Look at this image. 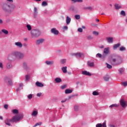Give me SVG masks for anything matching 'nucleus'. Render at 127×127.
<instances>
[{"label": "nucleus", "mask_w": 127, "mask_h": 127, "mask_svg": "<svg viewBox=\"0 0 127 127\" xmlns=\"http://www.w3.org/2000/svg\"><path fill=\"white\" fill-rule=\"evenodd\" d=\"M23 119V115L22 114H19L17 115L13 116L11 119H6L4 120V123L6 126L10 127L11 125L10 123H16L21 121Z\"/></svg>", "instance_id": "nucleus-1"}, {"label": "nucleus", "mask_w": 127, "mask_h": 127, "mask_svg": "<svg viewBox=\"0 0 127 127\" xmlns=\"http://www.w3.org/2000/svg\"><path fill=\"white\" fill-rule=\"evenodd\" d=\"M122 62L123 58L120 56L113 58L111 60V63L113 66H118L119 65H121Z\"/></svg>", "instance_id": "nucleus-2"}, {"label": "nucleus", "mask_w": 127, "mask_h": 127, "mask_svg": "<svg viewBox=\"0 0 127 127\" xmlns=\"http://www.w3.org/2000/svg\"><path fill=\"white\" fill-rule=\"evenodd\" d=\"M40 34H41V32L38 29H34L31 31L32 38H36L40 36Z\"/></svg>", "instance_id": "nucleus-3"}, {"label": "nucleus", "mask_w": 127, "mask_h": 127, "mask_svg": "<svg viewBox=\"0 0 127 127\" xmlns=\"http://www.w3.org/2000/svg\"><path fill=\"white\" fill-rule=\"evenodd\" d=\"M19 54V52L18 51H13L11 52V55H9L8 56L7 59H9V58L10 57V56H11V55L12 56H14V57L17 59Z\"/></svg>", "instance_id": "nucleus-4"}, {"label": "nucleus", "mask_w": 127, "mask_h": 127, "mask_svg": "<svg viewBox=\"0 0 127 127\" xmlns=\"http://www.w3.org/2000/svg\"><path fill=\"white\" fill-rule=\"evenodd\" d=\"M2 8L5 11H8L9 10V8H10V6L7 4L5 3L3 4Z\"/></svg>", "instance_id": "nucleus-5"}, {"label": "nucleus", "mask_w": 127, "mask_h": 127, "mask_svg": "<svg viewBox=\"0 0 127 127\" xmlns=\"http://www.w3.org/2000/svg\"><path fill=\"white\" fill-rule=\"evenodd\" d=\"M120 105L122 106V108L125 109L127 106V102L124 99H121L120 101Z\"/></svg>", "instance_id": "nucleus-6"}, {"label": "nucleus", "mask_w": 127, "mask_h": 127, "mask_svg": "<svg viewBox=\"0 0 127 127\" xmlns=\"http://www.w3.org/2000/svg\"><path fill=\"white\" fill-rule=\"evenodd\" d=\"M51 32L55 35H58V34H59V31H58V30H57L56 28L51 29Z\"/></svg>", "instance_id": "nucleus-7"}, {"label": "nucleus", "mask_w": 127, "mask_h": 127, "mask_svg": "<svg viewBox=\"0 0 127 127\" xmlns=\"http://www.w3.org/2000/svg\"><path fill=\"white\" fill-rule=\"evenodd\" d=\"M22 67L25 71H28L29 70V67L27 65V63L24 62L22 64Z\"/></svg>", "instance_id": "nucleus-8"}, {"label": "nucleus", "mask_w": 127, "mask_h": 127, "mask_svg": "<svg viewBox=\"0 0 127 127\" xmlns=\"http://www.w3.org/2000/svg\"><path fill=\"white\" fill-rule=\"evenodd\" d=\"M14 45L16 47H18V48H22V46H23V45L20 42H15Z\"/></svg>", "instance_id": "nucleus-9"}, {"label": "nucleus", "mask_w": 127, "mask_h": 127, "mask_svg": "<svg viewBox=\"0 0 127 127\" xmlns=\"http://www.w3.org/2000/svg\"><path fill=\"white\" fill-rule=\"evenodd\" d=\"M44 41H45L44 39H38L36 41V44H37V45H40V44H42Z\"/></svg>", "instance_id": "nucleus-10"}, {"label": "nucleus", "mask_w": 127, "mask_h": 127, "mask_svg": "<svg viewBox=\"0 0 127 127\" xmlns=\"http://www.w3.org/2000/svg\"><path fill=\"white\" fill-rule=\"evenodd\" d=\"M73 55H74V56H75V57H76L77 58H80L84 56V54L82 53H77L73 54Z\"/></svg>", "instance_id": "nucleus-11"}, {"label": "nucleus", "mask_w": 127, "mask_h": 127, "mask_svg": "<svg viewBox=\"0 0 127 127\" xmlns=\"http://www.w3.org/2000/svg\"><path fill=\"white\" fill-rule=\"evenodd\" d=\"M38 115V110L37 109L34 110L31 113L32 117H37Z\"/></svg>", "instance_id": "nucleus-12"}, {"label": "nucleus", "mask_w": 127, "mask_h": 127, "mask_svg": "<svg viewBox=\"0 0 127 127\" xmlns=\"http://www.w3.org/2000/svg\"><path fill=\"white\" fill-rule=\"evenodd\" d=\"M103 53L105 54L106 56H107V55H108V54L110 53V48L108 47L104 48Z\"/></svg>", "instance_id": "nucleus-13"}, {"label": "nucleus", "mask_w": 127, "mask_h": 127, "mask_svg": "<svg viewBox=\"0 0 127 127\" xmlns=\"http://www.w3.org/2000/svg\"><path fill=\"white\" fill-rule=\"evenodd\" d=\"M45 63L46 65L51 66V65H53L54 64V62L53 61H46Z\"/></svg>", "instance_id": "nucleus-14"}, {"label": "nucleus", "mask_w": 127, "mask_h": 127, "mask_svg": "<svg viewBox=\"0 0 127 127\" xmlns=\"http://www.w3.org/2000/svg\"><path fill=\"white\" fill-rule=\"evenodd\" d=\"M82 74L85 76H92V74L90 72L87 71V70L82 71Z\"/></svg>", "instance_id": "nucleus-15"}, {"label": "nucleus", "mask_w": 127, "mask_h": 127, "mask_svg": "<svg viewBox=\"0 0 127 127\" xmlns=\"http://www.w3.org/2000/svg\"><path fill=\"white\" fill-rule=\"evenodd\" d=\"M125 70H126V69L125 68V67L120 68L118 69V72H119V75H122L123 73H124V72H125Z\"/></svg>", "instance_id": "nucleus-16"}, {"label": "nucleus", "mask_w": 127, "mask_h": 127, "mask_svg": "<svg viewBox=\"0 0 127 127\" xmlns=\"http://www.w3.org/2000/svg\"><path fill=\"white\" fill-rule=\"evenodd\" d=\"M23 57H24V54L19 52L17 59H23Z\"/></svg>", "instance_id": "nucleus-17"}, {"label": "nucleus", "mask_w": 127, "mask_h": 127, "mask_svg": "<svg viewBox=\"0 0 127 127\" xmlns=\"http://www.w3.org/2000/svg\"><path fill=\"white\" fill-rule=\"evenodd\" d=\"M120 46H121V43H118V44H116L113 46V50H117V49H118V48H119V47H120Z\"/></svg>", "instance_id": "nucleus-18"}, {"label": "nucleus", "mask_w": 127, "mask_h": 127, "mask_svg": "<svg viewBox=\"0 0 127 127\" xmlns=\"http://www.w3.org/2000/svg\"><path fill=\"white\" fill-rule=\"evenodd\" d=\"M106 40L108 43H113L114 39L113 37H107L106 38Z\"/></svg>", "instance_id": "nucleus-19"}, {"label": "nucleus", "mask_w": 127, "mask_h": 127, "mask_svg": "<svg viewBox=\"0 0 127 127\" xmlns=\"http://www.w3.org/2000/svg\"><path fill=\"white\" fill-rule=\"evenodd\" d=\"M36 85L37 86V87H42L44 86L43 83H42L40 82H39V81H37L36 82Z\"/></svg>", "instance_id": "nucleus-20"}, {"label": "nucleus", "mask_w": 127, "mask_h": 127, "mask_svg": "<svg viewBox=\"0 0 127 127\" xmlns=\"http://www.w3.org/2000/svg\"><path fill=\"white\" fill-rule=\"evenodd\" d=\"M71 22V18L70 17L67 16L66 18V23L67 25L70 24V23Z\"/></svg>", "instance_id": "nucleus-21"}, {"label": "nucleus", "mask_w": 127, "mask_h": 127, "mask_svg": "<svg viewBox=\"0 0 127 127\" xmlns=\"http://www.w3.org/2000/svg\"><path fill=\"white\" fill-rule=\"evenodd\" d=\"M119 107H120L119 104H114L110 105L109 106V108H111L112 109H113V108H119Z\"/></svg>", "instance_id": "nucleus-22"}, {"label": "nucleus", "mask_w": 127, "mask_h": 127, "mask_svg": "<svg viewBox=\"0 0 127 127\" xmlns=\"http://www.w3.org/2000/svg\"><path fill=\"white\" fill-rule=\"evenodd\" d=\"M6 68L7 69H11V68H12V65L11 64V62L8 63L7 64Z\"/></svg>", "instance_id": "nucleus-23"}, {"label": "nucleus", "mask_w": 127, "mask_h": 127, "mask_svg": "<svg viewBox=\"0 0 127 127\" xmlns=\"http://www.w3.org/2000/svg\"><path fill=\"white\" fill-rule=\"evenodd\" d=\"M98 56L99 58H102V57H103V58H106V55H103V56H102V54H101L100 53H98L96 55V57H98Z\"/></svg>", "instance_id": "nucleus-24"}, {"label": "nucleus", "mask_w": 127, "mask_h": 127, "mask_svg": "<svg viewBox=\"0 0 127 127\" xmlns=\"http://www.w3.org/2000/svg\"><path fill=\"white\" fill-rule=\"evenodd\" d=\"M26 27L27 29H28V31H31V30H32V27H31V25H30V24H28L26 25Z\"/></svg>", "instance_id": "nucleus-25"}, {"label": "nucleus", "mask_w": 127, "mask_h": 127, "mask_svg": "<svg viewBox=\"0 0 127 127\" xmlns=\"http://www.w3.org/2000/svg\"><path fill=\"white\" fill-rule=\"evenodd\" d=\"M56 83H61L62 82V79L61 78H56L55 79Z\"/></svg>", "instance_id": "nucleus-26"}, {"label": "nucleus", "mask_w": 127, "mask_h": 127, "mask_svg": "<svg viewBox=\"0 0 127 127\" xmlns=\"http://www.w3.org/2000/svg\"><path fill=\"white\" fill-rule=\"evenodd\" d=\"M73 92L71 89H67L65 90V94H71Z\"/></svg>", "instance_id": "nucleus-27"}, {"label": "nucleus", "mask_w": 127, "mask_h": 127, "mask_svg": "<svg viewBox=\"0 0 127 127\" xmlns=\"http://www.w3.org/2000/svg\"><path fill=\"white\" fill-rule=\"evenodd\" d=\"M87 64L89 67H94L95 66L93 62H88Z\"/></svg>", "instance_id": "nucleus-28"}, {"label": "nucleus", "mask_w": 127, "mask_h": 127, "mask_svg": "<svg viewBox=\"0 0 127 127\" xmlns=\"http://www.w3.org/2000/svg\"><path fill=\"white\" fill-rule=\"evenodd\" d=\"M120 51H121V52H123V51H126L127 50V48H126V47H124V46H121L120 48L119 49Z\"/></svg>", "instance_id": "nucleus-29"}, {"label": "nucleus", "mask_w": 127, "mask_h": 127, "mask_svg": "<svg viewBox=\"0 0 127 127\" xmlns=\"http://www.w3.org/2000/svg\"><path fill=\"white\" fill-rule=\"evenodd\" d=\"M11 112L14 114V115H17V114H18V110L17 109L12 110Z\"/></svg>", "instance_id": "nucleus-30"}, {"label": "nucleus", "mask_w": 127, "mask_h": 127, "mask_svg": "<svg viewBox=\"0 0 127 127\" xmlns=\"http://www.w3.org/2000/svg\"><path fill=\"white\" fill-rule=\"evenodd\" d=\"M42 6H47L48 5V3L46 1H43L41 3Z\"/></svg>", "instance_id": "nucleus-31"}, {"label": "nucleus", "mask_w": 127, "mask_h": 127, "mask_svg": "<svg viewBox=\"0 0 127 127\" xmlns=\"http://www.w3.org/2000/svg\"><path fill=\"white\" fill-rule=\"evenodd\" d=\"M62 70L63 73H67V66L62 67Z\"/></svg>", "instance_id": "nucleus-32"}, {"label": "nucleus", "mask_w": 127, "mask_h": 127, "mask_svg": "<svg viewBox=\"0 0 127 127\" xmlns=\"http://www.w3.org/2000/svg\"><path fill=\"white\" fill-rule=\"evenodd\" d=\"M1 32H3V33H4V34H5L6 35L8 34V31L4 29H2Z\"/></svg>", "instance_id": "nucleus-33"}, {"label": "nucleus", "mask_w": 127, "mask_h": 127, "mask_svg": "<svg viewBox=\"0 0 127 127\" xmlns=\"http://www.w3.org/2000/svg\"><path fill=\"white\" fill-rule=\"evenodd\" d=\"M92 95L93 96H99L100 95V94L99 93V92H98V91H94L93 92Z\"/></svg>", "instance_id": "nucleus-34"}, {"label": "nucleus", "mask_w": 127, "mask_h": 127, "mask_svg": "<svg viewBox=\"0 0 127 127\" xmlns=\"http://www.w3.org/2000/svg\"><path fill=\"white\" fill-rule=\"evenodd\" d=\"M25 79H26V82H28V81L30 80V76L28 74H27L25 76Z\"/></svg>", "instance_id": "nucleus-35"}, {"label": "nucleus", "mask_w": 127, "mask_h": 127, "mask_svg": "<svg viewBox=\"0 0 127 127\" xmlns=\"http://www.w3.org/2000/svg\"><path fill=\"white\" fill-rule=\"evenodd\" d=\"M115 6L116 9H120V8H121V7H122L121 5H120L119 4H116L115 5Z\"/></svg>", "instance_id": "nucleus-36"}, {"label": "nucleus", "mask_w": 127, "mask_h": 127, "mask_svg": "<svg viewBox=\"0 0 127 127\" xmlns=\"http://www.w3.org/2000/svg\"><path fill=\"white\" fill-rule=\"evenodd\" d=\"M41 125H42V122H39V123H37L33 127H36L38 126H41Z\"/></svg>", "instance_id": "nucleus-37"}, {"label": "nucleus", "mask_w": 127, "mask_h": 127, "mask_svg": "<svg viewBox=\"0 0 127 127\" xmlns=\"http://www.w3.org/2000/svg\"><path fill=\"white\" fill-rule=\"evenodd\" d=\"M74 111H75V112H78V111H79V106L75 105L74 106Z\"/></svg>", "instance_id": "nucleus-38"}, {"label": "nucleus", "mask_w": 127, "mask_h": 127, "mask_svg": "<svg viewBox=\"0 0 127 127\" xmlns=\"http://www.w3.org/2000/svg\"><path fill=\"white\" fill-rule=\"evenodd\" d=\"M109 79H110V78L109 77V76H108V75H106L104 77V79L105 80V81H109Z\"/></svg>", "instance_id": "nucleus-39"}, {"label": "nucleus", "mask_w": 127, "mask_h": 127, "mask_svg": "<svg viewBox=\"0 0 127 127\" xmlns=\"http://www.w3.org/2000/svg\"><path fill=\"white\" fill-rule=\"evenodd\" d=\"M32 97H33V95L31 94L27 96V98L29 99V100H31V99H32Z\"/></svg>", "instance_id": "nucleus-40"}, {"label": "nucleus", "mask_w": 127, "mask_h": 127, "mask_svg": "<svg viewBox=\"0 0 127 127\" xmlns=\"http://www.w3.org/2000/svg\"><path fill=\"white\" fill-rule=\"evenodd\" d=\"M121 15H123V16H126V12H125L124 10H122L121 12Z\"/></svg>", "instance_id": "nucleus-41"}, {"label": "nucleus", "mask_w": 127, "mask_h": 127, "mask_svg": "<svg viewBox=\"0 0 127 127\" xmlns=\"http://www.w3.org/2000/svg\"><path fill=\"white\" fill-rule=\"evenodd\" d=\"M60 62H61V64H64L66 62V60L63 59V60H61Z\"/></svg>", "instance_id": "nucleus-42"}, {"label": "nucleus", "mask_w": 127, "mask_h": 127, "mask_svg": "<svg viewBox=\"0 0 127 127\" xmlns=\"http://www.w3.org/2000/svg\"><path fill=\"white\" fill-rule=\"evenodd\" d=\"M93 34H94V35H99V32L94 31L93 32Z\"/></svg>", "instance_id": "nucleus-43"}, {"label": "nucleus", "mask_w": 127, "mask_h": 127, "mask_svg": "<svg viewBox=\"0 0 127 127\" xmlns=\"http://www.w3.org/2000/svg\"><path fill=\"white\" fill-rule=\"evenodd\" d=\"M107 67L108 68V69H112V66L111 64H107Z\"/></svg>", "instance_id": "nucleus-44"}, {"label": "nucleus", "mask_w": 127, "mask_h": 127, "mask_svg": "<svg viewBox=\"0 0 127 127\" xmlns=\"http://www.w3.org/2000/svg\"><path fill=\"white\" fill-rule=\"evenodd\" d=\"M96 127H103V125L102 124H97L96 125Z\"/></svg>", "instance_id": "nucleus-45"}, {"label": "nucleus", "mask_w": 127, "mask_h": 127, "mask_svg": "<svg viewBox=\"0 0 127 127\" xmlns=\"http://www.w3.org/2000/svg\"><path fill=\"white\" fill-rule=\"evenodd\" d=\"M66 87L67 86H66V85H63L61 87V89H62V90H64V89H66Z\"/></svg>", "instance_id": "nucleus-46"}, {"label": "nucleus", "mask_w": 127, "mask_h": 127, "mask_svg": "<svg viewBox=\"0 0 127 127\" xmlns=\"http://www.w3.org/2000/svg\"><path fill=\"white\" fill-rule=\"evenodd\" d=\"M102 127H107V123L106 121H105L103 124H102Z\"/></svg>", "instance_id": "nucleus-47"}, {"label": "nucleus", "mask_w": 127, "mask_h": 127, "mask_svg": "<svg viewBox=\"0 0 127 127\" xmlns=\"http://www.w3.org/2000/svg\"><path fill=\"white\" fill-rule=\"evenodd\" d=\"M122 85H123V86L124 87H127V81L122 82Z\"/></svg>", "instance_id": "nucleus-48"}, {"label": "nucleus", "mask_w": 127, "mask_h": 127, "mask_svg": "<svg viewBox=\"0 0 127 127\" xmlns=\"http://www.w3.org/2000/svg\"><path fill=\"white\" fill-rule=\"evenodd\" d=\"M63 29H64V30H68V26H64L63 27Z\"/></svg>", "instance_id": "nucleus-49"}, {"label": "nucleus", "mask_w": 127, "mask_h": 127, "mask_svg": "<svg viewBox=\"0 0 127 127\" xmlns=\"http://www.w3.org/2000/svg\"><path fill=\"white\" fill-rule=\"evenodd\" d=\"M8 83L9 84V85H10V86H11L13 83H12V81H11V80L9 79L8 81Z\"/></svg>", "instance_id": "nucleus-50"}, {"label": "nucleus", "mask_w": 127, "mask_h": 127, "mask_svg": "<svg viewBox=\"0 0 127 127\" xmlns=\"http://www.w3.org/2000/svg\"><path fill=\"white\" fill-rule=\"evenodd\" d=\"M75 17L76 19H80V15H75Z\"/></svg>", "instance_id": "nucleus-51"}, {"label": "nucleus", "mask_w": 127, "mask_h": 127, "mask_svg": "<svg viewBox=\"0 0 127 127\" xmlns=\"http://www.w3.org/2000/svg\"><path fill=\"white\" fill-rule=\"evenodd\" d=\"M74 2H83V0H75Z\"/></svg>", "instance_id": "nucleus-52"}, {"label": "nucleus", "mask_w": 127, "mask_h": 127, "mask_svg": "<svg viewBox=\"0 0 127 127\" xmlns=\"http://www.w3.org/2000/svg\"><path fill=\"white\" fill-rule=\"evenodd\" d=\"M0 69H3V65H2V63L0 62Z\"/></svg>", "instance_id": "nucleus-53"}, {"label": "nucleus", "mask_w": 127, "mask_h": 127, "mask_svg": "<svg viewBox=\"0 0 127 127\" xmlns=\"http://www.w3.org/2000/svg\"><path fill=\"white\" fill-rule=\"evenodd\" d=\"M78 32H83V29L82 28H79L78 29Z\"/></svg>", "instance_id": "nucleus-54"}, {"label": "nucleus", "mask_w": 127, "mask_h": 127, "mask_svg": "<svg viewBox=\"0 0 127 127\" xmlns=\"http://www.w3.org/2000/svg\"><path fill=\"white\" fill-rule=\"evenodd\" d=\"M4 109H5L6 110L7 109V108H8V105H7V104H5V105H4Z\"/></svg>", "instance_id": "nucleus-55"}, {"label": "nucleus", "mask_w": 127, "mask_h": 127, "mask_svg": "<svg viewBox=\"0 0 127 127\" xmlns=\"http://www.w3.org/2000/svg\"><path fill=\"white\" fill-rule=\"evenodd\" d=\"M21 89L20 87V88H18L16 89V91L17 92V93H18V92H19L20 91Z\"/></svg>", "instance_id": "nucleus-56"}, {"label": "nucleus", "mask_w": 127, "mask_h": 127, "mask_svg": "<svg viewBox=\"0 0 127 127\" xmlns=\"http://www.w3.org/2000/svg\"><path fill=\"white\" fill-rule=\"evenodd\" d=\"M38 13V12H37V11L34 12V16H36V15H37Z\"/></svg>", "instance_id": "nucleus-57"}, {"label": "nucleus", "mask_w": 127, "mask_h": 127, "mask_svg": "<svg viewBox=\"0 0 127 127\" xmlns=\"http://www.w3.org/2000/svg\"><path fill=\"white\" fill-rule=\"evenodd\" d=\"M42 93H39L37 94V97H40V96H41Z\"/></svg>", "instance_id": "nucleus-58"}, {"label": "nucleus", "mask_w": 127, "mask_h": 127, "mask_svg": "<svg viewBox=\"0 0 127 127\" xmlns=\"http://www.w3.org/2000/svg\"><path fill=\"white\" fill-rule=\"evenodd\" d=\"M37 11V8L36 7H34V12Z\"/></svg>", "instance_id": "nucleus-59"}, {"label": "nucleus", "mask_w": 127, "mask_h": 127, "mask_svg": "<svg viewBox=\"0 0 127 127\" xmlns=\"http://www.w3.org/2000/svg\"><path fill=\"white\" fill-rule=\"evenodd\" d=\"M99 48H101V49H103V48H105V46L104 45H102V46H100Z\"/></svg>", "instance_id": "nucleus-60"}, {"label": "nucleus", "mask_w": 127, "mask_h": 127, "mask_svg": "<svg viewBox=\"0 0 127 127\" xmlns=\"http://www.w3.org/2000/svg\"><path fill=\"white\" fill-rule=\"evenodd\" d=\"M88 39H93V37H92L91 36H88Z\"/></svg>", "instance_id": "nucleus-61"}, {"label": "nucleus", "mask_w": 127, "mask_h": 127, "mask_svg": "<svg viewBox=\"0 0 127 127\" xmlns=\"http://www.w3.org/2000/svg\"><path fill=\"white\" fill-rule=\"evenodd\" d=\"M22 86H23V84L22 83H21L19 84V87L21 88V87H22Z\"/></svg>", "instance_id": "nucleus-62"}, {"label": "nucleus", "mask_w": 127, "mask_h": 127, "mask_svg": "<svg viewBox=\"0 0 127 127\" xmlns=\"http://www.w3.org/2000/svg\"><path fill=\"white\" fill-rule=\"evenodd\" d=\"M2 22H3L2 20H1V19H0V24H1Z\"/></svg>", "instance_id": "nucleus-63"}, {"label": "nucleus", "mask_w": 127, "mask_h": 127, "mask_svg": "<svg viewBox=\"0 0 127 127\" xmlns=\"http://www.w3.org/2000/svg\"><path fill=\"white\" fill-rule=\"evenodd\" d=\"M66 102V100H62V103H65Z\"/></svg>", "instance_id": "nucleus-64"}]
</instances>
